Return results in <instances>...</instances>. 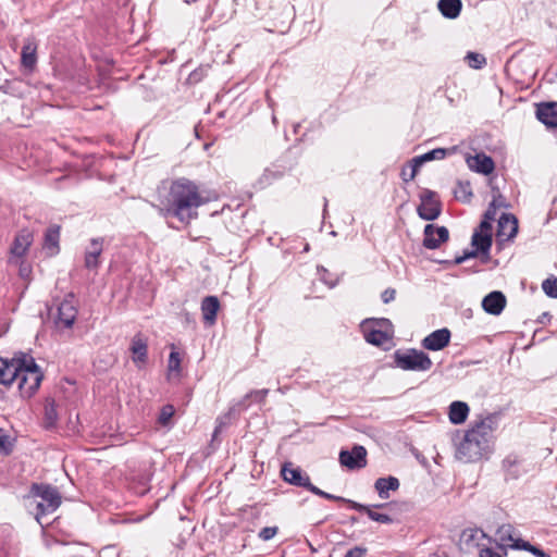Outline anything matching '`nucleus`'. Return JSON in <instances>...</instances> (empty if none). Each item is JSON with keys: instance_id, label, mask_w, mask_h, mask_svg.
<instances>
[{"instance_id": "6e6d98bb", "label": "nucleus", "mask_w": 557, "mask_h": 557, "mask_svg": "<svg viewBox=\"0 0 557 557\" xmlns=\"http://www.w3.org/2000/svg\"><path fill=\"white\" fill-rule=\"evenodd\" d=\"M531 554H533L536 557H550L547 553H545L543 549L534 546L531 550Z\"/></svg>"}, {"instance_id": "b1692460", "label": "nucleus", "mask_w": 557, "mask_h": 557, "mask_svg": "<svg viewBox=\"0 0 557 557\" xmlns=\"http://www.w3.org/2000/svg\"><path fill=\"white\" fill-rule=\"evenodd\" d=\"M349 507L354 510L366 513L372 521L383 524H392L394 522V519L389 515L372 510V507H368L364 504L349 502Z\"/></svg>"}, {"instance_id": "f257e3e1", "label": "nucleus", "mask_w": 557, "mask_h": 557, "mask_svg": "<svg viewBox=\"0 0 557 557\" xmlns=\"http://www.w3.org/2000/svg\"><path fill=\"white\" fill-rule=\"evenodd\" d=\"M496 417L488 414L476 420L465 433L456 449V458L463 462H476L486 459L493 451Z\"/></svg>"}, {"instance_id": "ddd939ff", "label": "nucleus", "mask_w": 557, "mask_h": 557, "mask_svg": "<svg viewBox=\"0 0 557 557\" xmlns=\"http://www.w3.org/2000/svg\"><path fill=\"white\" fill-rule=\"evenodd\" d=\"M104 238H91L85 250L84 265L88 270H97L100 267V256L103 251Z\"/></svg>"}, {"instance_id": "5701e85b", "label": "nucleus", "mask_w": 557, "mask_h": 557, "mask_svg": "<svg viewBox=\"0 0 557 557\" xmlns=\"http://www.w3.org/2000/svg\"><path fill=\"white\" fill-rule=\"evenodd\" d=\"M129 350L133 354V361L135 363H145L147 361L148 343L143 334L138 333L132 338Z\"/></svg>"}, {"instance_id": "37998d69", "label": "nucleus", "mask_w": 557, "mask_h": 557, "mask_svg": "<svg viewBox=\"0 0 557 557\" xmlns=\"http://www.w3.org/2000/svg\"><path fill=\"white\" fill-rule=\"evenodd\" d=\"M480 253H481V251L478 248H474L472 250H465L463 253L459 257H456L451 263L460 264L468 259L476 258Z\"/></svg>"}, {"instance_id": "338daca9", "label": "nucleus", "mask_w": 557, "mask_h": 557, "mask_svg": "<svg viewBox=\"0 0 557 557\" xmlns=\"http://www.w3.org/2000/svg\"><path fill=\"white\" fill-rule=\"evenodd\" d=\"M327 208V200L324 199V208L323 209H326Z\"/></svg>"}, {"instance_id": "473e14b6", "label": "nucleus", "mask_w": 557, "mask_h": 557, "mask_svg": "<svg viewBox=\"0 0 557 557\" xmlns=\"http://www.w3.org/2000/svg\"><path fill=\"white\" fill-rule=\"evenodd\" d=\"M455 198L462 202L469 203L470 198L472 196V189L469 182H458L456 188L454 189Z\"/></svg>"}, {"instance_id": "c03bdc74", "label": "nucleus", "mask_w": 557, "mask_h": 557, "mask_svg": "<svg viewBox=\"0 0 557 557\" xmlns=\"http://www.w3.org/2000/svg\"><path fill=\"white\" fill-rule=\"evenodd\" d=\"M277 532H278L277 527H265L260 530L258 536L262 541H270L277 534Z\"/></svg>"}, {"instance_id": "0e129e2a", "label": "nucleus", "mask_w": 557, "mask_h": 557, "mask_svg": "<svg viewBox=\"0 0 557 557\" xmlns=\"http://www.w3.org/2000/svg\"><path fill=\"white\" fill-rule=\"evenodd\" d=\"M24 273H26V270L25 269H21V275L24 276Z\"/></svg>"}, {"instance_id": "864d4df0", "label": "nucleus", "mask_w": 557, "mask_h": 557, "mask_svg": "<svg viewBox=\"0 0 557 557\" xmlns=\"http://www.w3.org/2000/svg\"><path fill=\"white\" fill-rule=\"evenodd\" d=\"M479 557H502L497 552L493 550L490 547L481 548L479 553Z\"/></svg>"}, {"instance_id": "de8ad7c7", "label": "nucleus", "mask_w": 557, "mask_h": 557, "mask_svg": "<svg viewBox=\"0 0 557 557\" xmlns=\"http://www.w3.org/2000/svg\"><path fill=\"white\" fill-rule=\"evenodd\" d=\"M511 548L515 549H523L529 553L533 549L534 545L530 544L529 542H525L521 539L515 540L513 543L510 545Z\"/></svg>"}, {"instance_id": "79ce46f5", "label": "nucleus", "mask_w": 557, "mask_h": 557, "mask_svg": "<svg viewBox=\"0 0 557 557\" xmlns=\"http://www.w3.org/2000/svg\"><path fill=\"white\" fill-rule=\"evenodd\" d=\"M510 205L506 202V199L497 191V195H493L492 201L488 203L487 209H509Z\"/></svg>"}, {"instance_id": "f704fd0d", "label": "nucleus", "mask_w": 557, "mask_h": 557, "mask_svg": "<svg viewBox=\"0 0 557 557\" xmlns=\"http://www.w3.org/2000/svg\"><path fill=\"white\" fill-rule=\"evenodd\" d=\"M181 361L182 360H181L180 352L173 349L169 356V361H168L169 375H171L173 373H175L176 376L181 375V372H182Z\"/></svg>"}, {"instance_id": "412c9836", "label": "nucleus", "mask_w": 557, "mask_h": 557, "mask_svg": "<svg viewBox=\"0 0 557 557\" xmlns=\"http://www.w3.org/2000/svg\"><path fill=\"white\" fill-rule=\"evenodd\" d=\"M60 225L52 224L45 232L42 248L49 257L60 252Z\"/></svg>"}, {"instance_id": "bb28decb", "label": "nucleus", "mask_w": 557, "mask_h": 557, "mask_svg": "<svg viewBox=\"0 0 557 557\" xmlns=\"http://www.w3.org/2000/svg\"><path fill=\"white\" fill-rule=\"evenodd\" d=\"M437 9L445 18L455 20L461 13L462 1L461 0H438Z\"/></svg>"}, {"instance_id": "20e7f679", "label": "nucleus", "mask_w": 557, "mask_h": 557, "mask_svg": "<svg viewBox=\"0 0 557 557\" xmlns=\"http://www.w3.org/2000/svg\"><path fill=\"white\" fill-rule=\"evenodd\" d=\"M393 357L396 367L405 371H429L433 366L432 360L424 351L414 348L398 349Z\"/></svg>"}, {"instance_id": "2f4dec72", "label": "nucleus", "mask_w": 557, "mask_h": 557, "mask_svg": "<svg viewBox=\"0 0 557 557\" xmlns=\"http://www.w3.org/2000/svg\"><path fill=\"white\" fill-rule=\"evenodd\" d=\"M441 201L437 193L424 189L420 193V203L416 209H440Z\"/></svg>"}, {"instance_id": "1a4fd4ad", "label": "nucleus", "mask_w": 557, "mask_h": 557, "mask_svg": "<svg viewBox=\"0 0 557 557\" xmlns=\"http://www.w3.org/2000/svg\"><path fill=\"white\" fill-rule=\"evenodd\" d=\"M339 462L350 470L362 469L367 466V449L361 445H355L351 450H342Z\"/></svg>"}, {"instance_id": "e433bc0d", "label": "nucleus", "mask_w": 557, "mask_h": 557, "mask_svg": "<svg viewBox=\"0 0 557 557\" xmlns=\"http://www.w3.org/2000/svg\"><path fill=\"white\" fill-rule=\"evenodd\" d=\"M512 533L513 527L511 524H503L496 531V535L500 541L502 545H506L508 542L513 543L515 539L512 536Z\"/></svg>"}, {"instance_id": "3c124183", "label": "nucleus", "mask_w": 557, "mask_h": 557, "mask_svg": "<svg viewBox=\"0 0 557 557\" xmlns=\"http://www.w3.org/2000/svg\"><path fill=\"white\" fill-rule=\"evenodd\" d=\"M417 212L422 220L434 221L440 216L442 211H417Z\"/></svg>"}, {"instance_id": "9b49d317", "label": "nucleus", "mask_w": 557, "mask_h": 557, "mask_svg": "<svg viewBox=\"0 0 557 557\" xmlns=\"http://www.w3.org/2000/svg\"><path fill=\"white\" fill-rule=\"evenodd\" d=\"M423 246L428 249H436L449 238V232L445 226L426 224L423 231Z\"/></svg>"}, {"instance_id": "aec40b11", "label": "nucleus", "mask_w": 557, "mask_h": 557, "mask_svg": "<svg viewBox=\"0 0 557 557\" xmlns=\"http://www.w3.org/2000/svg\"><path fill=\"white\" fill-rule=\"evenodd\" d=\"M536 117L548 128H557V102H542L537 104Z\"/></svg>"}, {"instance_id": "a878e982", "label": "nucleus", "mask_w": 557, "mask_h": 557, "mask_svg": "<svg viewBox=\"0 0 557 557\" xmlns=\"http://www.w3.org/2000/svg\"><path fill=\"white\" fill-rule=\"evenodd\" d=\"M220 309V301L216 296H207L201 301V312L206 323L213 324Z\"/></svg>"}, {"instance_id": "4be33fe9", "label": "nucleus", "mask_w": 557, "mask_h": 557, "mask_svg": "<svg viewBox=\"0 0 557 557\" xmlns=\"http://www.w3.org/2000/svg\"><path fill=\"white\" fill-rule=\"evenodd\" d=\"M37 64V44L34 39H28L21 52V65L28 72H34Z\"/></svg>"}, {"instance_id": "9d476101", "label": "nucleus", "mask_w": 557, "mask_h": 557, "mask_svg": "<svg viewBox=\"0 0 557 557\" xmlns=\"http://www.w3.org/2000/svg\"><path fill=\"white\" fill-rule=\"evenodd\" d=\"M456 148L453 147L451 149H446V148H435V149H432L423 154H420V156H417L414 157L411 161H410V174H409V177L410 180H413L414 176L417 175L419 169L426 162H430V161H433V160H443L445 159L448 154L455 152Z\"/></svg>"}, {"instance_id": "e2e57ef3", "label": "nucleus", "mask_w": 557, "mask_h": 557, "mask_svg": "<svg viewBox=\"0 0 557 557\" xmlns=\"http://www.w3.org/2000/svg\"><path fill=\"white\" fill-rule=\"evenodd\" d=\"M225 209H231V207L228 205H223L222 210H225Z\"/></svg>"}, {"instance_id": "49530a36", "label": "nucleus", "mask_w": 557, "mask_h": 557, "mask_svg": "<svg viewBox=\"0 0 557 557\" xmlns=\"http://www.w3.org/2000/svg\"><path fill=\"white\" fill-rule=\"evenodd\" d=\"M268 394H269V389L268 388H262V389L250 392L246 397L247 398H253L255 401L262 403V401H264V399L268 396Z\"/></svg>"}, {"instance_id": "13d9d810", "label": "nucleus", "mask_w": 557, "mask_h": 557, "mask_svg": "<svg viewBox=\"0 0 557 557\" xmlns=\"http://www.w3.org/2000/svg\"><path fill=\"white\" fill-rule=\"evenodd\" d=\"M367 506L372 507V510H375V509H382V508H391L393 506V503L373 504V505H367Z\"/></svg>"}, {"instance_id": "2eb2a0df", "label": "nucleus", "mask_w": 557, "mask_h": 557, "mask_svg": "<svg viewBox=\"0 0 557 557\" xmlns=\"http://www.w3.org/2000/svg\"><path fill=\"white\" fill-rule=\"evenodd\" d=\"M450 342V331L446 327L436 330L422 339V347L437 351L445 348Z\"/></svg>"}, {"instance_id": "72a5a7b5", "label": "nucleus", "mask_w": 557, "mask_h": 557, "mask_svg": "<svg viewBox=\"0 0 557 557\" xmlns=\"http://www.w3.org/2000/svg\"><path fill=\"white\" fill-rule=\"evenodd\" d=\"M497 212L498 211H485L484 219L474 231L483 234H492V222L496 219Z\"/></svg>"}, {"instance_id": "774afa93", "label": "nucleus", "mask_w": 557, "mask_h": 557, "mask_svg": "<svg viewBox=\"0 0 557 557\" xmlns=\"http://www.w3.org/2000/svg\"><path fill=\"white\" fill-rule=\"evenodd\" d=\"M197 0H193V2H196Z\"/></svg>"}, {"instance_id": "c756f323", "label": "nucleus", "mask_w": 557, "mask_h": 557, "mask_svg": "<svg viewBox=\"0 0 557 557\" xmlns=\"http://www.w3.org/2000/svg\"><path fill=\"white\" fill-rule=\"evenodd\" d=\"M57 405L53 398H47L44 408V421L42 425L47 430H51L57 426L58 423Z\"/></svg>"}, {"instance_id": "bf43d9fd", "label": "nucleus", "mask_w": 557, "mask_h": 557, "mask_svg": "<svg viewBox=\"0 0 557 557\" xmlns=\"http://www.w3.org/2000/svg\"><path fill=\"white\" fill-rule=\"evenodd\" d=\"M403 175H404V180H405V181L410 180V177L406 178V176H409V173H406V170H405V169L403 170Z\"/></svg>"}, {"instance_id": "f03ea898", "label": "nucleus", "mask_w": 557, "mask_h": 557, "mask_svg": "<svg viewBox=\"0 0 557 557\" xmlns=\"http://www.w3.org/2000/svg\"><path fill=\"white\" fill-rule=\"evenodd\" d=\"M218 199L216 190L200 186L187 177L172 181L169 189V200L174 209L199 208Z\"/></svg>"}, {"instance_id": "dca6fc26", "label": "nucleus", "mask_w": 557, "mask_h": 557, "mask_svg": "<svg viewBox=\"0 0 557 557\" xmlns=\"http://www.w3.org/2000/svg\"><path fill=\"white\" fill-rule=\"evenodd\" d=\"M44 374L24 373L16 377L18 391L22 397L30 398L39 388Z\"/></svg>"}, {"instance_id": "58836bf2", "label": "nucleus", "mask_w": 557, "mask_h": 557, "mask_svg": "<svg viewBox=\"0 0 557 557\" xmlns=\"http://www.w3.org/2000/svg\"><path fill=\"white\" fill-rule=\"evenodd\" d=\"M310 492L317 496H320L322 498H325L327 500H333V502H339V503H345L349 506V502H352L351 499H348V498H345V497H342V496H336V495H333V494H330V493H326L322 490H320L319 487H317L315 485L311 486V490Z\"/></svg>"}, {"instance_id": "603ef678", "label": "nucleus", "mask_w": 557, "mask_h": 557, "mask_svg": "<svg viewBox=\"0 0 557 557\" xmlns=\"http://www.w3.org/2000/svg\"><path fill=\"white\" fill-rule=\"evenodd\" d=\"M395 296H396V290L394 288H386L381 294V299L384 304H389L391 301H393L395 299Z\"/></svg>"}, {"instance_id": "5fc2aeb1", "label": "nucleus", "mask_w": 557, "mask_h": 557, "mask_svg": "<svg viewBox=\"0 0 557 557\" xmlns=\"http://www.w3.org/2000/svg\"><path fill=\"white\" fill-rule=\"evenodd\" d=\"M518 463V460L516 457L513 456H508L507 458L504 459L503 461V467L504 469H506L507 471L510 470L512 467H515L516 465Z\"/></svg>"}, {"instance_id": "4468645a", "label": "nucleus", "mask_w": 557, "mask_h": 557, "mask_svg": "<svg viewBox=\"0 0 557 557\" xmlns=\"http://www.w3.org/2000/svg\"><path fill=\"white\" fill-rule=\"evenodd\" d=\"M517 233L518 219L511 213L503 212L498 219L497 237L500 240H510Z\"/></svg>"}, {"instance_id": "09e8293b", "label": "nucleus", "mask_w": 557, "mask_h": 557, "mask_svg": "<svg viewBox=\"0 0 557 557\" xmlns=\"http://www.w3.org/2000/svg\"><path fill=\"white\" fill-rule=\"evenodd\" d=\"M368 549L366 547L356 546L349 549L344 557H366Z\"/></svg>"}, {"instance_id": "f8f14e48", "label": "nucleus", "mask_w": 557, "mask_h": 557, "mask_svg": "<svg viewBox=\"0 0 557 557\" xmlns=\"http://www.w3.org/2000/svg\"><path fill=\"white\" fill-rule=\"evenodd\" d=\"M169 227L174 230L185 228L191 220L198 218L197 211H160Z\"/></svg>"}, {"instance_id": "a19ab883", "label": "nucleus", "mask_w": 557, "mask_h": 557, "mask_svg": "<svg viewBox=\"0 0 557 557\" xmlns=\"http://www.w3.org/2000/svg\"><path fill=\"white\" fill-rule=\"evenodd\" d=\"M174 414V407L172 405H165L162 407L158 421L162 425H166Z\"/></svg>"}, {"instance_id": "052dcab7", "label": "nucleus", "mask_w": 557, "mask_h": 557, "mask_svg": "<svg viewBox=\"0 0 557 557\" xmlns=\"http://www.w3.org/2000/svg\"><path fill=\"white\" fill-rule=\"evenodd\" d=\"M247 213H248V211H244V212H242V213H240V215H239V216H240L242 219H245V218L247 216Z\"/></svg>"}, {"instance_id": "7ed1b4c3", "label": "nucleus", "mask_w": 557, "mask_h": 557, "mask_svg": "<svg viewBox=\"0 0 557 557\" xmlns=\"http://www.w3.org/2000/svg\"><path fill=\"white\" fill-rule=\"evenodd\" d=\"M24 502L27 509L35 515L36 521L42 525V518L60 507L62 497L55 486L33 483L24 496Z\"/></svg>"}, {"instance_id": "c85d7f7f", "label": "nucleus", "mask_w": 557, "mask_h": 557, "mask_svg": "<svg viewBox=\"0 0 557 557\" xmlns=\"http://www.w3.org/2000/svg\"><path fill=\"white\" fill-rule=\"evenodd\" d=\"M469 406L463 401H453L449 406L448 417L451 423L461 424L463 423L469 414Z\"/></svg>"}, {"instance_id": "7c9ffc66", "label": "nucleus", "mask_w": 557, "mask_h": 557, "mask_svg": "<svg viewBox=\"0 0 557 557\" xmlns=\"http://www.w3.org/2000/svg\"><path fill=\"white\" fill-rule=\"evenodd\" d=\"M286 168L274 164L272 168L264 170L263 174L258 180L260 187L264 188L271 185L274 181L280 180L284 176Z\"/></svg>"}, {"instance_id": "6e6552de", "label": "nucleus", "mask_w": 557, "mask_h": 557, "mask_svg": "<svg viewBox=\"0 0 557 557\" xmlns=\"http://www.w3.org/2000/svg\"><path fill=\"white\" fill-rule=\"evenodd\" d=\"M281 476L286 483L308 491L313 486L310 476L300 467L294 466L292 462H285L282 466Z\"/></svg>"}, {"instance_id": "0eeeda50", "label": "nucleus", "mask_w": 557, "mask_h": 557, "mask_svg": "<svg viewBox=\"0 0 557 557\" xmlns=\"http://www.w3.org/2000/svg\"><path fill=\"white\" fill-rule=\"evenodd\" d=\"M11 372H10V381L11 384L15 381L16 377L21 376L24 373L28 374H42L35 359L24 352H17L10 360Z\"/></svg>"}, {"instance_id": "6ab92c4d", "label": "nucleus", "mask_w": 557, "mask_h": 557, "mask_svg": "<svg viewBox=\"0 0 557 557\" xmlns=\"http://www.w3.org/2000/svg\"><path fill=\"white\" fill-rule=\"evenodd\" d=\"M506 297L499 290L487 294L482 300L483 310L492 315H499L506 306Z\"/></svg>"}, {"instance_id": "423d86ee", "label": "nucleus", "mask_w": 557, "mask_h": 557, "mask_svg": "<svg viewBox=\"0 0 557 557\" xmlns=\"http://www.w3.org/2000/svg\"><path fill=\"white\" fill-rule=\"evenodd\" d=\"M77 308L75 306L74 296L70 294L57 306V314L54 315V324L57 329H71L76 321Z\"/></svg>"}, {"instance_id": "393cba45", "label": "nucleus", "mask_w": 557, "mask_h": 557, "mask_svg": "<svg viewBox=\"0 0 557 557\" xmlns=\"http://www.w3.org/2000/svg\"><path fill=\"white\" fill-rule=\"evenodd\" d=\"M399 480L396 476L379 478L374 482V488L382 499L389 498V492H395L399 488Z\"/></svg>"}, {"instance_id": "39448f33", "label": "nucleus", "mask_w": 557, "mask_h": 557, "mask_svg": "<svg viewBox=\"0 0 557 557\" xmlns=\"http://www.w3.org/2000/svg\"><path fill=\"white\" fill-rule=\"evenodd\" d=\"M363 337L367 343L382 346L394 336L393 324L388 319H372L362 324Z\"/></svg>"}, {"instance_id": "a211bd4d", "label": "nucleus", "mask_w": 557, "mask_h": 557, "mask_svg": "<svg viewBox=\"0 0 557 557\" xmlns=\"http://www.w3.org/2000/svg\"><path fill=\"white\" fill-rule=\"evenodd\" d=\"M34 242V234L28 228L21 230L14 237L11 253L16 258H23Z\"/></svg>"}, {"instance_id": "a18cd8bd", "label": "nucleus", "mask_w": 557, "mask_h": 557, "mask_svg": "<svg viewBox=\"0 0 557 557\" xmlns=\"http://www.w3.org/2000/svg\"><path fill=\"white\" fill-rule=\"evenodd\" d=\"M11 450L12 448L9 442V436L2 429H0V451H3L5 455H8L11 453Z\"/></svg>"}, {"instance_id": "4d7b16f0", "label": "nucleus", "mask_w": 557, "mask_h": 557, "mask_svg": "<svg viewBox=\"0 0 557 557\" xmlns=\"http://www.w3.org/2000/svg\"><path fill=\"white\" fill-rule=\"evenodd\" d=\"M224 426H225V423L222 420L218 419L216 426L213 432V438L222 431V429Z\"/></svg>"}, {"instance_id": "69168bd1", "label": "nucleus", "mask_w": 557, "mask_h": 557, "mask_svg": "<svg viewBox=\"0 0 557 557\" xmlns=\"http://www.w3.org/2000/svg\"><path fill=\"white\" fill-rule=\"evenodd\" d=\"M189 317H190V315H189V313H188V312H186V313H185L186 321H189Z\"/></svg>"}, {"instance_id": "c9c22d12", "label": "nucleus", "mask_w": 557, "mask_h": 557, "mask_svg": "<svg viewBox=\"0 0 557 557\" xmlns=\"http://www.w3.org/2000/svg\"><path fill=\"white\" fill-rule=\"evenodd\" d=\"M339 215H343V221L347 224L352 223L354 216L351 215L350 211H323L322 219L323 222H326V220H334L337 221Z\"/></svg>"}, {"instance_id": "4c0bfd02", "label": "nucleus", "mask_w": 557, "mask_h": 557, "mask_svg": "<svg viewBox=\"0 0 557 557\" xmlns=\"http://www.w3.org/2000/svg\"><path fill=\"white\" fill-rule=\"evenodd\" d=\"M466 60L469 66L475 70H480L486 64V58L483 54L472 51L467 53Z\"/></svg>"}, {"instance_id": "f3484780", "label": "nucleus", "mask_w": 557, "mask_h": 557, "mask_svg": "<svg viewBox=\"0 0 557 557\" xmlns=\"http://www.w3.org/2000/svg\"><path fill=\"white\" fill-rule=\"evenodd\" d=\"M467 163L472 171L483 175H490L495 170V162L493 158L484 152L470 156L467 159Z\"/></svg>"}, {"instance_id": "ea45409f", "label": "nucleus", "mask_w": 557, "mask_h": 557, "mask_svg": "<svg viewBox=\"0 0 557 557\" xmlns=\"http://www.w3.org/2000/svg\"><path fill=\"white\" fill-rule=\"evenodd\" d=\"M543 292L550 298H557V277H548L542 283Z\"/></svg>"}, {"instance_id": "8fccbe9b", "label": "nucleus", "mask_w": 557, "mask_h": 557, "mask_svg": "<svg viewBox=\"0 0 557 557\" xmlns=\"http://www.w3.org/2000/svg\"><path fill=\"white\" fill-rule=\"evenodd\" d=\"M202 78H203V70H202L201 67H199V69L194 70V71L189 74V76H188L187 81H188L190 84H197V83H199Z\"/></svg>"}, {"instance_id": "680f3d73", "label": "nucleus", "mask_w": 557, "mask_h": 557, "mask_svg": "<svg viewBox=\"0 0 557 557\" xmlns=\"http://www.w3.org/2000/svg\"><path fill=\"white\" fill-rule=\"evenodd\" d=\"M350 521H351L352 523H356V522H358V518H357V517H355V516H352V517L350 518Z\"/></svg>"}, {"instance_id": "cd10ccee", "label": "nucleus", "mask_w": 557, "mask_h": 557, "mask_svg": "<svg viewBox=\"0 0 557 557\" xmlns=\"http://www.w3.org/2000/svg\"><path fill=\"white\" fill-rule=\"evenodd\" d=\"M492 234H483L474 231L471 238V245L481 251V255L485 256L484 262L490 258V249L492 246Z\"/></svg>"}]
</instances>
